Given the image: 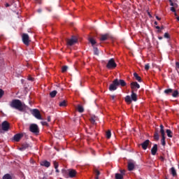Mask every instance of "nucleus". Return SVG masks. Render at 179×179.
<instances>
[{
  "label": "nucleus",
  "mask_w": 179,
  "mask_h": 179,
  "mask_svg": "<svg viewBox=\"0 0 179 179\" xmlns=\"http://www.w3.org/2000/svg\"><path fill=\"white\" fill-rule=\"evenodd\" d=\"M127 85L126 82L124 80H119L116 78L113 81V83L109 87V90L113 92L117 89L118 86L125 87Z\"/></svg>",
  "instance_id": "f257e3e1"
},
{
  "label": "nucleus",
  "mask_w": 179,
  "mask_h": 179,
  "mask_svg": "<svg viewBox=\"0 0 179 179\" xmlns=\"http://www.w3.org/2000/svg\"><path fill=\"white\" fill-rule=\"evenodd\" d=\"M10 106L13 108H15L21 112L24 110V107L26 106L24 104H22V101L19 99H13Z\"/></svg>",
  "instance_id": "f03ea898"
},
{
  "label": "nucleus",
  "mask_w": 179,
  "mask_h": 179,
  "mask_svg": "<svg viewBox=\"0 0 179 179\" xmlns=\"http://www.w3.org/2000/svg\"><path fill=\"white\" fill-rule=\"evenodd\" d=\"M135 90H131V96H126V97H124V101H126L127 103L130 104L132 103L133 101H137L138 100V96L136 93H134Z\"/></svg>",
  "instance_id": "7ed1b4c3"
},
{
  "label": "nucleus",
  "mask_w": 179,
  "mask_h": 179,
  "mask_svg": "<svg viewBox=\"0 0 179 179\" xmlns=\"http://www.w3.org/2000/svg\"><path fill=\"white\" fill-rule=\"evenodd\" d=\"M10 129V124L7 121H3L1 124H0V133L3 131H8Z\"/></svg>",
  "instance_id": "20e7f679"
},
{
  "label": "nucleus",
  "mask_w": 179,
  "mask_h": 179,
  "mask_svg": "<svg viewBox=\"0 0 179 179\" xmlns=\"http://www.w3.org/2000/svg\"><path fill=\"white\" fill-rule=\"evenodd\" d=\"M106 67L108 69H114L117 67V64L115 63V59H110L107 65H106Z\"/></svg>",
  "instance_id": "39448f33"
},
{
  "label": "nucleus",
  "mask_w": 179,
  "mask_h": 179,
  "mask_svg": "<svg viewBox=\"0 0 179 179\" xmlns=\"http://www.w3.org/2000/svg\"><path fill=\"white\" fill-rule=\"evenodd\" d=\"M22 42L24 43V44L27 46H29L30 43L29 35L27 34H23L22 36Z\"/></svg>",
  "instance_id": "423d86ee"
},
{
  "label": "nucleus",
  "mask_w": 179,
  "mask_h": 179,
  "mask_svg": "<svg viewBox=\"0 0 179 179\" xmlns=\"http://www.w3.org/2000/svg\"><path fill=\"white\" fill-rule=\"evenodd\" d=\"M31 112V114L38 120H43L40 111L38 109H33Z\"/></svg>",
  "instance_id": "0eeeda50"
},
{
  "label": "nucleus",
  "mask_w": 179,
  "mask_h": 179,
  "mask_svg": "<svg viewBox=\"0 0 179 179\" xmlns=\"http://www.w3.org/2000/svg\"><path fill=\"white\" fill-rule=\"evenodd\" d=\"M29 130L32 133L34 134H38L39 133V129L37 124H31L29 127Z\"/></svg>",
  "instance_id": "6e6552de"
},
{
  "label": "nucleus",
  "mask_w": 179,
  "mask_h": 179,
  "mask_svg": "<svg viewBox=\"0 0 179 179\" xmlns=\"http://www.w3.org/2000/svg\"><path fill=\"white\" fill-rule=\"evenodd\" d=\"M77 42H78V38L76 36H73L71 39H69L67 41V44L68 45L72 46L74 44H76Z\"/></svg>",
  "instance_id": "1a4fd4ad"
},
{
  "label": "nucleus",
  "mask_w": 179,
  "mask_h": 179,
  "mask_svg": "<svg viewBox=\"0 0 179 179\" xmlns=\"http://www.w3.org/2000/svg\"><path fill=\"white\" fill-rule=\"evenodd\" d=\"M77 174V171L74 169H69V177L70 178H74Z\"/></svg>",
  "instance_id": "9d476101"
},
{
  "label": "nucleus",
  "mask_w": 179,
  "mask_h": 179,
  "mask_svg": "<svg viewBox=\"0 0 179 179\" xmlns=\"http://www.w3.org/2000/svg\"><path fill=\"white\" fill-rule=\"evenodd\" d=\"M130 87H131V90H135V88L139 89L141 87L137 82H131V83H130Z\"/></svg>",
  "instance_id": "9b49d317"
},
{
  "label": "nucleus",
  "mask_w": 179,
  "mask_h": 179,
  "mask_svg": "<svg viewBox=\"0 0 179 179\" xmlns=\"http://www.w3.org/2000/svg\"><path fill=\"white\" fill-rule=\"evenodd\" d=\"M150 143V140H145V141L143 142V143L141 144V148H143V150H146Z\"/></svg>",
  "instance_id": "f8f14e48"
},
{
  "label": "nucleus",
  "mask_w": 179,
  "mask_h": 179,
  "mask_svg": "<svg viewBox=\"0 0 179 179\" xmlns=\"http://www.w3.org/2000/svg\"><path fill=\"white\" fill-rule=\"evenodd\" d=\"M158 150V145L157 144H154L152 148H151V154L152 155H155Z\"/></svg>",
  "instance_id": "ddd939ff"
},
{
  "label": "nucleus",
  "mask_w": 179,
  "mask_h": 179,
  "mask_svg": "<svg viewBox=\"0 0 179 179\" xmlns=\"http://www.w3.org/2000/svg\"><path fill=\"white\" fill-rule=\"evenodd\" d=\"M135 169V164L133 162H129L127 164V169H129V171H133Z\"/></svg>",
  "instance_id": "4468645a"
},
{
  "label": "nucleus",
  "mask_w": 179,
  "mask_h": 179,
  "mask_svg": "<svg viewBox=\"0 0 179 179\" xmlns=\"http://www.w3.org/2000/svg\"><path fill=\"white\" fill-rule=\"evenodd\" d=\"M110 38V35L108 34H104V35H101L100 40L101 41H105L108 40Z\"/></svg>",
  "instance_id": "2eb2a0df"
},
{
  "label": "nucleus",
  "mask_w": 179,
  "mask_h": 179,
  "mask_svg": "<svg viewBox=\"0 0 179 179\" xmlns=\"http://www.w3.org/2000/svg\"><path fill=\"white\" fill-rule=\"evenodd\" d=\"M41 166H43V167H50L51 166L50 162H48L47 160L43 161L41 162Z\"/></svg>",
  "instance_id": "dca6fc26"
},
{
  "label": "nucleus",
  "mask_w": 179,
  "mask_h": 179,
  "mask_svg": "<svg viewBox=\"0 0 179 179\" xmlns=\"http://www.w3.org/2000/svg\"><path fill=\"white\" fill-rule=\"evenodd\" d=\"M22 136H23V134H15V135L14 136L13 139H14L15 141L18 142Z\"/></svg>",
  "instance_id": "f3484780"
},
{
  "label": "nucleus",
  "mask_w": 179,
  "mask_h": 179,
  "mask_svg": "<svg viewBox=\"0 0 179 179\" xmlns=\"http://www.w3.org/2000/svg\"><path fill=\"white\" fill-rule=\"evenodd\" d=\"M29 147V145L27 143H24L22 145V146L19 148V150L23 151L26 149H27Z\"/></svg>",
  "instance_id": "a211bd4d"
},
{
  "label": "nucleus",
  "mask_w": 179,
  "mask_h": 179,
  "mask_svg": "<svg viewBox=\"0 0 179 179\" xmlns=\"http://www.w3.org/2000/svg\"><path fill=\"white\" fill-rule=\"evenodd\" d=\"M159 127H161V130H159V132H161V136H165V131H164V125L161 124Z\"/></svg>",
  "instance_id": "6ab92c4d"
},
{
  "label": "nucleus",
  "mask_w": 179,
  "mask_h": 179,
  "mask_svg": "<svg viewBox=\"0 0 179 179\" xmlns=\"http://www.w3.org/2000/svg\"><path fill=\"white\" fill-rule=\"evenodd\" d=\"M171 174L173 176V177H176L177 173L174 167L171 168Z\"/></svg>",
  "instance_id": "aec40b11"
},
{
  "label": "nucleus",
  "mask_w": 179,
  "mask_h": 179,
  "mask_svg": "<svg viewBox=\"0 0 179 179\" xmlns=\"http://www.w3.org/2000/svg\"><path fill=\"white\" fill-rule=\"evenodd\" d=\"M133 76H134V78H136V80H137V81H138L140 83L142 81L141 78L138 76V74L137 73H133Z\"/></svg>",
  "instance_id": "412c9836"
},
{
  "label": "nucleus",
  "mask_w": 179,
  "mask_h": 179,
  "mask_svg": "<svg viewBox=\"0 0 179 179\" xmlns=\"http://www.w3.org/2000/svg\"><path fill=\"white\" fill-rule=\"evenodd\" d=\"M62 174L64 177H68V176H69V169L68 170L62 169Z\"/></svg>",
  "instance_id": "4be33fe9"
},
{
  "label": "nucleus",
  "mask_w": 179,
  "mask_h": 179,
  "mask_svg": "<svg viewBox=\"0 0 179 179\" xmlns=\"http://www.w3.org/2000/svg\"><path fill=\"white\" fill-rule=\"evenodd\" d=\"M166 135H167L168 137H169V138H172L173 137L172 131L170 129H166Z\"/></svg>",
  "instance_id": "5701e85b"
},
{
  "label": "nucleus",
  "mask_w": 179,
  "mask_h": 179,
  "mask_svg": "<svg viewBox=\"0 0 179 179\" xmlns=\"http://www.w3.org/2000/svg\"><path fill=\"white\" fill-rule=\"evenodd\" d=\"M154 139H155V141H159V135L158 131H155V133H154Z\"/></svg>",
  "instance_id": "b1692460"
},
{
  "label": "nucleus",
  "mask_w": 179,
  "mask_h": 179,
  "mask_svg": "<svg viewBox=\"0 0 179 179\" xmlns=\"http://www.w3.org/2000/svg\"><path fill=\"white\" fill-rule=\"evenodd\" d=\"M94 54L96 56L99 55V50L97 48L94 47Z\"/></svg>",
  "instance_id": "393cba45"
},
{
  "label": "nucleus",
  "mask_w": 179,
  "mask_h": 179,
  "mask_svg": "<svg viewBox=\"0 0 179 179\" xmlns=\"http://www.w3.org/2000/svg\"><path fill=\"white\" fill-rule=\"evenodd\" d=\"M57 92L56 90H54V91H52V92H51L50 93V96H51L52 98H54V97H55V96L57 95Z\"/></svg>",
  "instance_id": "a878e982"
},
{
  "label": "nucleus",
  "mask_w": 179,
  "mask_h": 179,
  "mask_svg": "<svg viewBox=\"0 0 179 179\" xmlns=\"http://www.w3.org/2000/svg\"><path fill=\"white\" fill-rule=\"evenodd\" d=\"M96 117L95 116H92V117H90V122H91V123L92 124H95V122H96Z\"/></svg>",
  "instance_id": "bb28decb"
},
{
  "label": "nucleus",
  "mask_w": 179,
  "mask_h": 179,
  "mask_svg": "<svg viewBox=\"0 0 179 179\" xmlns=\"http://www.w3.org/2000/svg\"><path fill=\"white\" fill-rule=\"evenodd\" d=\"M123 175L120 174V173H116L115 174V179H123Z\"/></svg>",
  "instance_id": "cd10ccee"
},
{
  "label": "nucleus",
  "mask_w": 179,
  "mask_h": 179,
  "mask_svg": "<svg viewBox=\"0 0 179 179\" xmlns=\"http://www.w3.org/2000/svg\"><path fill=\"white\" fill-rule=\"evenodd\" d=\"M161 143L163 146L166 145V137L165 136H162V139H161Z\"/></svg>",
  "instance_id": "c85d7f7f"
},
{
  "label": "nucleus",
  "mask_w": 179,
  "mask_h": 179,
  "mask_svg": "<svg viewBox=\"0 0 179 179\" xmlns=\"http://www.w3.org/2000/svg\"><path fill=\"white\" fill-rule=\"evenodd\" d=\"M3 179H12V176L10 174L6 173L3 176Z\"/></svg>",
  "instance_id": "c756f323"
},
{
  "label": "nucleus",
  "mask_w": 179,
  "mask_h": 179,
  "mask_svg": "<svg viewBox=\"0 0 179 179\" xmlns=\"http://www.w3.org/2000/svg\"><path fill=\"white\" fill-rule=\"evenodd\" d=\"M173 92V90L172 89H167V90H165L164 91V93L166 94H169Z\"/></svg>",
  "instance_id": "7c9ffc66"
},
{
  "label": "nucleus",
  "mask_w": 179,
  "mask_h": 179,
  "mask_svg": "<svg viewBox=\"0 0 179 179\" xmlns=\"http://www.w3.org/2000/svg\"><path fill=\"white\" fill-rule=\"evenodd\" d=\"M178 94H179V92L178 90H176L172 93V96L177 97L178 96Z\"/></svg>",
  "instance_id": "2f4dec72"
},
{
  "label": "nucleus",
  "mask_w": 179,
  "mask_h": 179,
  "mask_svg": "<svg viewBox=\"0 0 179 179\" xmlns=\"http://www.w3.org/2000/svg\"><path fill=\"white\" fill-rule=\"evenodd\" d=\"M89 41L92 43V46H94L96 43V41L94 40L92 38H90Z\"/></svg>",
  "instance_id": "473e14b6"
},
{
  "label": "nucleus",
  "mask_w": 179,
  "mask_h": 179,
  "mask_svg": "<svg viewBox=\"0 0 179 179\" xmlns=\"http://www.w3.org/2000/svg\"><path fill=\"white\" fill-rule=\"evenodd\" d=\"M78 111H79L80 113H81L84 112V108H83V107L81 106H78Z\"/></svg>",
  "instance_id": "72a5a7b5"
},
{
  "label": "nucleus",
  "mask_w": 179,
  "mask_h": 179,
  "mask_svg": "<svg viewBox=\"0 0 179 179\" xmlns=\"http://www.w3.org/2000/svg\"><path fill=\"white\" fill-rule=\"evenodd\" d=\"M60 106H66V101L64 100L63 101L59 103Z\"/></svg>",
  "instance_id": "f704fd0d"
},
{
  "label": "nucleus",
  "mask_w": 179,
  "mask_h": 179,
  "mask_svg": "<svg viewBox=\"0 0 179 179\" xmlns=\"http://www.w3.org/2000/svg\"><path fill=\"white\" fill-rule=\"evenodd\" d=\"M106 137L108 138H110L111 137V131L110 130H108L107 132H106Z\"/></svg>",
  "instance_id": "c9c22d12"
},
{
  "label": "nucleus",
  "mask_w": 179,
  "mask_h": 179,
  "mask_svg": "<svg viewBox=\"0 0 179 179\" xmlns=\"http://www.w3.org/2000/svg\"><path fill=\"white\" fill-rule=\"evenodd\" d=\"M67 69H68V66H63L62 69V73H65L67 71Z\"/></svg>",
  "instance_id": "e433bc0d"
},
{
  "label": "nucleus",
  "mask_w": 179,
  "mask_h": 179,
  "mask_svg": "<svg viewBox=\"0 0 179 179\" xmlns=\"http://www.w3.org/2000/svg\"><path fill=\"white\" fill-rule=\"evenodd\" d=\"M53 164H54V166H55V169H58V167H59V164H58V162H57L56 161H54V162H53Z\"/></svg>",
  "instance_id": "4c0bfd02"
},
{
  "label": "nucleus",
  "mask_w": 179,
  "mask_h": 179,
  "mask_svg": "<svg viewBox=\"0 0 179 179\" xmlns=\"http://www.w3.org/2000/svg\"><path fill=\"white\" fill-rule=\"evenodd\" d=\"M95 174H96V177H97L99 178L101 173H100L99 171L96 170L95 171Z\"/></svg>",
  "instance_id": "58836bf2"
},
{
  "label": "nucleus",
  "mask_w": 179,
  "mask_h": 179,
  "mask_svg": "<svg viewBox=\"0 0 179 179\" xmlns=\"http://www.w3.org/2000/svg\"><path fill=\"white\" fill-rule=\"evenodd\" d=\"M3 94H4L3 90H2L1 89H0V99L3 96Z\"/></svg>",
  "instance_id": "ea45409f"
},
{
  "label": "nucleus",
  "mask_w": 179,
  "mask_h": 179,
  "mask_svg": "<svg viewBox=\"0 0 179 179\" xmlns=\"http://www.w3.org/2000/svg\"><path fill=\"white\" fill-rule=\"evenodd\" d=\"M164 37L166 38H170V36L168 33H165L164 34Z\"/></svg>",
  "instance_id": "a19ab883"
},
{
  "label": "nucleus",
  "mask_w": 179,
  "mask_h": 179,
  "mask_svg": "<svg viewBox=\"0 0 179 179\" xmlns=\"http://www.w3.org/2000/svg\"><path fill=\"white\" fill-rule=\"evenodd\" d=\"M144 69H145V70H149V69H150V65L148 64H145V67H144Z\"/></svg>",
  "instance_id": "79ce46f5"
},
{
  "label": "nucleus",
  "mask_w": 179,
  "mask_h": 179,
  "mask_svg": "<svg viewBox=\"0 0 179 179\" xmlns=\"http://www.w3.org/2000/svg\"><path fill=\"white\" fill-rule=\"evenodd\" d=\"M120 174L124 176L125 174V170H120Z\"/></svg>",
  "instance_id": "37998d69"
},
{
  "label": "nucleus",
  "mask_w": 179,
  "mask_h": 179,
  "mask_svg": "<svg viewBox=\"0 0 179 179\" xmlns=\"http://www.w3.org/2000/svg\"><path fill=\"white\" fill-rule=\"evenodd\" d=\"M170 10L172 11L173 13H176V9H175L174 7H171V8H170Z\"/></svg>",
  "instance_id": "c03bdc74"
},
{
  "label": "nucleus",
  "mask_w": 179,
  "mask_h": 179,
  "mask_svg": "<svg viewBox=\"0 0 179 179\" xmlns=\"http://www.w3.org/2000/svg\"><path fill=\"white\" fill-rule=\"evenodd\" d=\"M169 2H170V6L174 7V4H175V3H173L171 0H169Z\"/></svg>",
  "instance_id": "a18cd8bd"
},
{
  "label": "nucleus",
  "mask_w": 179,
  "mask_h": 179,
  "mask_svg": "<svg viewBox=\"0 0 179 179\" xmlns=\"http://www.w3.org/2000/svg\"><path fill=\"white\" fill-rule=\"evenodd\" d=\"M176 68L179 69V62H176Z\"/></svg>",
  "instance_id": "49530a36"
},
{
  "label": "nucleus",
  "mask_w": 179,
  "mask_h": 179,
  "mask_svg": "<svg viewBox=\"0 0 179 179\" xmlns=\"http://www.w3.org/2000/svg\"><path fill=\"white\" fill-rule=\"evenodd\" d=\"M28 80H31V81H34V78H33L32 77H31V76H29V77L28 78Z\"/></svg>",
  "instance_id": "de8ad7c7"
},
{
  "label": "nucleus",
  "mask_w": 179,
  "mask_h": 179,
  "mask_svg": "<svg viewBox=\"0 0 179 179\" xmlns=\"http://www.w3.org/2000/svg\"><path fill=\"white\" fill-rule=\"evenodd\" d=\"M36 3H40L41 0H34Z\"/></svg>",
  "instance_id": "09e8293b"
},
{
  "label": "nucleus",
  "mask_w": 179,
  "mask_h": 179,
  "mask_svg": "<svg viewBox=\"0 0 179 179\" xmlns=\"http://www.w3.org/2000/svg\"><path fill=\"white\" fill-rule=\"evenodd\" d=\"M155 28L157 29H158V31H160V27H159V26H157V27H155Z\"/></svg>",
  "instance_id": "8fccbe9b"
},
{
  "label": "nucleus",
  "mask_w": 179,
  "mask_h": 179,
  "mask_svg": "<svg viewBox=\"0 0 179 179\" xmlns=\"http://www.w3.org/2000/svg\"><path fill=\"white\" fill-rule=\"evenodd\" d=\"M48 122H50V121H51V117H50V116H48Z\"/></svg>",
  "instance_id": "3c124183"
},
{
  "label": "nucleus",
  "mask_w": 179,
  "mask_h": 179,
  "mask_svg": "<svg viewBox=\"0 0 179 179\" xmlns=\"http://www.w3.org/2000/svg\"><path fill=\"white\" fill-rule=\"evenodd\" d=\"M42 124H43V125H47L48 123H47L46 122H42Z\"/></svg>",
  "instance_id": "603ef678"
},
{
  "label": "nucleus",
  "mask_w": 179,
  "mask_h": 179,
  "mask_svg": "<svg viewBox=\"0 0 179 179\" xmlns=\"http://www.w3.org/2000/svg\"><path fill=\"white\" fill-rule=\"evenodd\" d=\"M173 8H178V4L174 3V5H173Z\"/></svg>",
  "instance_id": "864d4df0"
},
{
  "label": "nucleus",
  "mask_w": 179,
  "mask_h": 179,
  "mask_svg": "<svg viewBox=\"0 0 179 179\" xmlns=\"http://www.w3.org/2000/svg\"><path fill=\"white\" fill-rule=\"evenodd\" d=\"M111 98L113 99V100H114L115 98V95H112V96H111Z\"/></svg>",
  "instance_id": "5fc2aeb1"
},
{
  "label": "nucleus",
  "mask_w": 179,
  "mask_h": 179,
  "mask_svg": "<svg viewBox=\"0 0 179 179\" xmlns=\"http://www.w3.org/2000/svg\"><path fill=\"white\" fill-rule=\"evenodd\" d=\"M155 18H157V20H161V18L159 17L158 16L155 17Z\"/></svg>",
  "instance_id": "6e6d98bb"
},
{
  "label": "nucleus",
  "mask_w": 179,
  "mask_h": 179,
  "mask_svg": "<svg viewBox=\"0 0 179 179\" xmlns=\"http://www.w3.org/2000/svg\"><path fill=\"white\" fill-rule=\"evenodd\" d=\"M38 12L39 13H41L42 12V10H41V9H38Z\"/></svg>",
  "instance_id": "4d7b16f0"
},
{
  "label": "nucleus",
  "mask_w": 179,
  "mask_h": 179,
  "mask_svg": "<svg viewBox=\"0 0 179 179\" xmlns=\"http://www.w3.org/2000/svg\"><path fill=\"white\" fill-rule=\"evenodd\" d=\"M9 6H10V5H9L8 3H6V8H8V7H9Z\"/></svg>",
  "instance_id": "13d9d810"
},
{
  "label": "nucleus",
  "mask_w": 179,
  "mask_h": 179,
  "mask_svg": "<svg viewBox=\"0 0 179 179\" xmlns=\"http://www.w3.org/2000/svg\"><path fill=\"white\" fill-rule=\"evenodd\" d=\"M158 39H159V40H162V39H163V38H162V36H159V37H158Z\"/></svg>",
  "instance_id": "bf43d9fd"
},
{
  "label": "nucleus",
  "mask_w": 179,
  "mask_h": 179,
  "mask_svg": "<svg viewBox=\"0 0 179 179\" xmlns=\"http://www.w3.org/2000/svg\"><path fill=\"white\" fill-rule=\"evenodd\" d=\"M56 170V173H59V171L58 170V168Z\"/></svg>",
  "instance_id": "052dcab7"
},
{
  "label": "nucleus",
  "mask_w": 179,
  "mask_h": 179,
  "mask_svg": "<svg viewBox=\"0 0 179 179\" xmlns=\"http://www.w3.org/2000/svg\"><path fill=\"white\" fill-rule=\"evenodd\" d=\"M154 24L157 25V24H158V22H154Z\"/></svg>",
  "instance_id": "680f3d73"
},
{
  "label": "nucleus",
  "mask_w": 179,
  "mask_h": 179,
  "mask_svg": "<svg viewBox=\"0 0 179 179\" xmlns=\"http://www.w3.org/2000/svg\"><path fill=\"white\" fill-rule=\"evenodd\" d=\"M176 20H177L178 21H179V17H176Z\"/></svg>",
  "instance_id": "e2e57ef3"
},
{
  "label": "nucleus",
  "mask_w": 179,
  "mask_h": 179,
  "mask_svg": "<svg viewBox=\"0 0 179 179\" xmlns=\"http://www.w3.org/2000/svg\"><path fill=\"white\" fill-rule=\"evenodd\" d=\"M174 15H175V16H178L177 13H174Z\"/></svg>",
  "instance_id": "0e129e2a"
},
{
  "label": "nucleus",
  "mask_w": 179,
  "mask_h": 179,
  "mask_svg": "<svg viewBox=\"0 0 179 179\" xmlns=\"http://www.w3.org/2000/svg\"><path fill=\"white\" fill-rule=\"evenodd\" d=\"M164 29V27H161V29Z\"/></svg>",
  "instance_id": "69168bd1"
},
{
  "label": "nucleus",
  "mask_w": 179,
  "mask_h": 179,
  "mask_svg": "<svg viewBox=\"0 0 179 179\" xmlns=\"http://www.w3.org/2000/svg\"><path fill=\"white\" fill-rule=\"evenodd\" d=\"M148 15H150V17H151V15H150V13H148Z\"/></svg>",
  "instance_id": "338daca9"
}]
</instances>
